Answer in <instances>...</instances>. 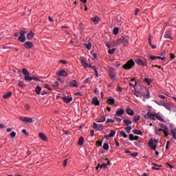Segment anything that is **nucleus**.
<instances>
[{
  "label": "nucleus",
  "instance_id": "obj_21",
  "mask_svg": "<svg viewBox=\"0 0 176 176\" xmlns=\"http://www.w3.org/2000/svg\"><path fill=\"white\" fill-rule=\"evenodd\" d=\"M70 86L72 87H78V82L76 80H73L70 82Z\"/></svg>",
  "mask_w": 176,
  "mask_h": 176
},
{
  "label": "nucleus",
  "instance_id": "obj_22",
  "mask_svg": "<svg viewBox=\"0 0 176 176\" xmlns=\"http://www.w3.org/2000/svg\"><path fill=\"white\" fill-rule=\"evenodd\" d=\"M34 38V32H32V31H31L30 33H28L27 34V38L29 41H31V39H32Z\"/></svg>",
  "mask_w": 176,
  "mask_h": 176
},
{
  "label": "nucleus",
  "instance_id": "obj_35",
  "mask_svg": "<svg viewBox=\"0 0 176 176\" xmlns=\"http://www.w3.org/2000/svg\"><path fill=\"white\" fill-rule=\"evenodd\" d=\"M22 74H23V75H25V76H27L28 75H30V72H28V70L25 68H23L22 69Z\"/></svg>",
  "mask_w": 176,
  "mask_h": 176
},
{
  "label": "nucleus",
  "instance_id": "obj_52",
  "mask_svg": "<svg viewBox=\"0 0 176 176\" xmlns=\"http://www.w3.org/2000/svg\"><path fill=\"white\" fill-rule=\"evenodd\" d=\"M86 48H87L88 50H90V49H91V43H89L87 45Z\"/></svg>",
  "mask_w": 176,
  "mask_h": 176
},
{
  "label": "nucleus",
  "instance_id": "obj_25",
  "mask_svg": "<svg viewBox=\"0 0 176 176\" xmlns=\"http://www.w3.org/2000/svg\"><path fill=\"white\" fill-rule=\"evenodd\" d=\"M84 142H85V138H83V137L82 136L80 137L78 142V145L82 146L83 145Z\"/></svg>",
  "mask_w": 176,
  "mask_h": 176
},
{
  "label": "nucleus",
  "instance_id": "obj_36",
  "mask_svg": "<svg viewBox=\"0 0 176 176\" xmlns=\"http://www.w3.org/2000/svg\"><path fill=\"white\" fill-rule=\"evenodd\" d=\"M144 82H145V83H147V85H151L152 80L151 78H145L144 79Z\"/></svg>",
  "mask_w": 176,
  "mask_h": 176
},
{
  "label": "nucleus",
  "instance_id": "obj_37",
  "mask_svg": "<svg viewBox=\"0 0 176 176\" xmlns=\"http://www.w3.org/2000/svg\"><path fill=\"white\" fill-rule=\"evenodd\" d=\"M133 96H135L138 98H142L141 94H140V91H135L133 93Z\"/></svg>",
  "mask_w": 176,
  "mask_h": 176
},
{
  "label": "nucleus",
  "instance_id": "obj_43",
  "mask_svg": "<svg viewBox=\"0 0 176 176\" xmlns=\"http://www.w3.org/2000/svg\"><path fill=\"white\" fill-rule=\"evenodd\" d=\"M113 34H114V35H118V34H119V28H113Z\"/></svg>",
  "mask_w": 176,
  "mask_h": 176
},
{
  "label": "nucleus",
  "instance_id": "obj_4",
  "mask_svg": "<svg viewBox=\"0 0 176 176\" xmlns=\"http://www.w3.org/2000/svg\"><path fill=\"white\" fill-rule=\"evenodd\" d=\"M109 75L111 79H116V73L115 72V69L113 68L109 69Z\"/></svg>",
  "mask_w": 176,
  "mask_h": 176
},
{
  "label": "nucleus",
  "instance_id": "obj_5",
  "mask_svg": "<svg viewBox=\"0 0 176 176\" xmlns=\"http://www.w3.org/2000/svg\"><path fill=\"white\" fill-rule=\"evenodd\" d=\"M146 116L147 118H148V119H150L151 120H156V116H155V113L154 114H153L152 113H151L150 111L147 112L146 113Z\"/></svg>",
  "mask_w": 176,
  "mask_h": 176
},
{
  "label": "nucleus",
  "instance_id": "obj_32",
  "mask_svg": "<svg viewBox=\"0 0 176 176\" xmlns=\"http://www.w3.org/2000/svg\"><path fill=\"white\" fill-rule=\"evenodd\" d=\"M41 91H42V88H41L39 86H37L36 87L35 91H36V94H38V95L41 94Z\"/></svg>",
  "mask_w": 176,
  "mask_h": 176
},
{
  "label": "nucleus",
  "instance_id": "obj_13",
  "mask_svg": "<svg viewBox=\"0 0 176 176\" xmlns=\"http://www.w3.org/2000/svg\"><path fill=\"white\" fill-rule=\"evenodd\" d=\"M123 43V38H118L116 41H114L115 46H120Z\"/></svg>",
  "mask_w": 176,
  "mask_h": 176
},
{
  "label": "nucleus",
  "instance_id": "obj_9",
  "mask_svg": "<svg viewBox=\"0 0 176 176\" xmlns=\"http://www.w3.org/2000/svg\"><path fill=\"white\" fill-rule=\"evenodd\" d=\"M124 113L123 109H118L115 114V116H122Z\"/></svg>",
  "mask_w": 176,
  "mask_h": 176
},
{
  "label": "nucleus",
  "instance_id": "obj_16",
  "mask_svg": "<svg viewBox=\"0 0 176 176\" xmlns=\"http://www.w3.org/2000/svg\"><path fill=\"white\" fill-rule=\"evenodd\" d=\"M155 118L160 120V122H164V118H163V117L158 113H155Z\"/></svg>",
  "mask_w": 176,
  "mask_h": 176
},
{
  "label": "nucleus",
  "instance_id": "obj_40",
  "mask_svg": "<svg viewBox=\"0 0 176 176\" xmlns=\"http://www.w3.org/2000/svg\"><path fill=\"white\" fill-rule=\"evenodd\" d=\"M98 130L99 131H102V130H104V126L102 125V124H100L98 125Z\"/></svg>",
  "mask_w": 176,
  "mask_h": 176
},
{
  "label": "nucleus",
  "instance_id": "obj_57",
  "mask_svg": "<svg viewBox=\"0 0 176 176\" xmlns=\"http://www.w3.org/2000/svg\"><path fill=\"white\" fill-rule=\"evenodd\" d=\"M32 80H36L37 82H41V80L35 76L32 77Z\"/></svg>",
  "mask_w": 176,
  "mask_h": 176
},
{
  "label": "nucleus",
  "instance_id": "obj_44",
  "mask_svg": "<svg viewBox=\"0 0 176 176\" xmlns=\"http://www.w3.org/2000/svg\"><path fill=\"white\" fill-rule=\"evenodd\" d=\"M19 87H25V84L23 83V81H19L18 82Z\"/></svg>",
  "mask_w": 176,
  "mask_h": 176
},
{
  "label": "nucleus",
  "instance_id": "obj_38",
  "mask_svg": "<svg viewBox=\"0 0 176 176\" xmlns=\"http://www.w3.org/2000/svg\"><path fill=\"white\" fill-rule=\"evenodd\" d=\"M140 119H141V117L140 116H135L133 118V122H135V123H137V122H138Z\"/></svg>",
  "mask_w": 176,
  "mask_h": 176
},
{
  "label": "nucleus",
  "instance_id": "obj_17",
  "mask_svg": "<svg viewBox=\"0 0 176 176\" xmlns=\"http://www.w3.org/2000/svg\"><path fill=\"white\" fill-rule=\"evenodd\" d=\"M148 146L151 148V149H153V151H156V146H153V140H151L148 142Z\"/></svg>",
  "mask_w": 176,
  "mask_h": 176
},
{
  "label": "nucleus",
  "instance_id": "obj_55",
  "mask_svg": "<svg viewBox=\"0 0 176 176\" xmlns=\"http://www.w3.org/2000/svg\"><path fill=\"white\" fill-rule=\"evenodd\" d=\"M96 145H97V146H102V142H101V141L96 142Z\"/></svg>",
  "mask_w": 176,
  "mask_h": 176
},
{
  "label": "nucleus",
  "instance_id": "obj_2",
  "mask_svg": "<svg viewBox=\"0 0 176 176\" xmlns=\"http://www.w3.org/2000/svg\"><path fill=\"white\" fill-rule=\"evenodd\" d=\"M25 34H26L25 30H21L19 32V36L18 38V40L19 41V42H21L22 43H24V42H25Z\"/></svg>",
  "mask_w": 176,
  "mask_h": 176
},
{
  "label": "nucleus",
  "instance_id": "obj_45",
  "mask_svg": "<svg viewBox=\"0 0 176 176\" xmlns=\"http://www.w3.org/2000/svg\"><path fill=\"white\" fill-rule=\"evenodd\" d=\"M163 132L165 137H168V129H164Z\"/></svg>",
  "mask_w": 176,
  "mask_h": 176
},
{
  "label": "nucleus",
  "instance_id": "obj_51",
  "mask_svg": "<svg viewBox=\"0 0 176 176\" xmlns=\"http://www.w3.org/2000/svg\"><path fill=\"white\" fill-rule=\"evenodd\" d=\"M160 126L161 129H162V130H166V129H168L164 124H160Z\"/></svg>",
  "mask_w": 176,
  "mask_h": 176
},
{
  "label": "nucleus",
  "instance_id": "obj_59",
  "mask_svg": "<svg viewBox=\"0 0 176 176\" xmlns=\"http://www.w3.org/2000/svg\"><path fill=\"white\" fill-rule=\"evenodd\" d=\"M10 135L12 138H14V137H16V132L10 133Z\"/></svg>",
  "mask_w": 176,
  "mask_h": 176
},
{
  "label": "nucleus",
  "instance_id": "obj_18",
  "mask_svg": "<svg viewBox=\"0 0 176 176\" xmlns=\"http://www.w3.org/2000/svg\"><path fill=\"white\" fill-rule=\"evenodd\" d=\"M135 63L138 64V65H146V63L142 61V59H136Z\"/></svg>",
  "mask_w": 176,
  "mask_h": 176
},
{
  "label": "nucleus",
  "instance_id": "obj_14",
  "mask_svg": "<svg viewBox=\"0 0 176 176\" xmlns=\"http://www.w3.org/2000/svg\"><path fill=\"white\" fill-rule=\"evenodd\" d=\"M58 75L59 76H68V73L65 69H61Z\"/></svg>",
  "mask_w": 176,
  "mask_h": 176
},
{
  "label": "nucleus",
  "instance_id": "obj_60",
  "mask_svg": "<svg viewBox=\"0 0 176 176\" xmlns=\"http://www.w3.org/2000/svg\"><path fill=\"white\" fill-rule=\"evenodd\" d=\"M164 37H165L166 39H171V36H170V34H165V35H164Z\"/></svg>",
  "mask_w": 176,
  "mask_h": 176
},
{
  "label": "nucleus",
  "instance_id": "obj_41",
  "mask_svg": "<svg viewBox=\"0 0 176 176\" xmlns=\"http://www.w3.org/2000/svg\"><path fill=\"white\" fill-rule=\"evenodd\" d=\"M103 149H104L105 151H108V149H109V145L108 144V143H104L103 144Z\"/></svg>",
  "mask_w": 176,
  "mask_h": 176
},
{
  "label": "nucleus",
  "instance_id": "obj_26",
  "mask_svg": "<svg viewBox=\"0 0 176 176\" xmlns=\"http://www.w3.org/2000/svg\"><path fill=\"white\" fill-rule=\"evenodd\" d=\"M171 134L174 140H176V128L171 129Z\"/></svg>",
  "mask_w": 176,
  "mask_h": 176
},
{
  "label": "nucleus",
  "instance_id": "obj_64",
  "mask_svg": "<svg viewBox=\"0 0 176 176\" xmlns=\"http://www.w3.org/2000/svg\"><path fill=\"white\" fill-rule=\"evenodd\" d=\"M92 56L94 57V58H97V54H96V52L92 53Z\"/></svg>",
  "mask_w": 176,
  "mask_h": 176
},
{
  "label": "nucleus",
  "instance_id": "obj_31",
  "mask_svg": "<svg viewBox=\"0 0 176 176\" xmlns=\"http://www.w3.org/2000/svg\"><path fill=\"white\" fill-rule=\"evenodd\" d=\"M164 107L168 111H171V104H170V103H168V102L165 103Z\"/></svg>",
  "mask_w": 176,
  "mask_h": 176
},
{
  "label": "nucleus",
  "instance_id": "obj_15",
  "mask_svg": "<svg viewBox=\"0 0 176 176\" xmlns=\"http://www.w3.org/2000/svg\"><path fill=\"white\" fill-rule=\"evenodd\" d=\"M126 112L128 115H129V116H133L134 115V110L130 108L126 109Z\"/></svg>",
  "mask_w": 176,
  "mask_h": 176
},
{
  "label": "nucleus",
  "instance_id": "obj_46",
  "mask_svg": "<svg viewBox=\"0 0 176 176\" xmlns=\"http://www.w3.org/2000/svg\"><path fill=\"white\" fill-rule=\"evenodd\" d=\"M25 80H27V81L32 80V77L30 76V75L25 76Z\"/></svg>",
  "mask_w": 176,
  "mask_h": 176
},
{
  "label": "nucleus",
  "instance_id": "obj_42",
  "mask_svg": "<svg viewBox=\"0 0 176 176\" xmlns=\"http://www.w3.org/2000/svg\"><path fill=\"white\" fill-rule=\"evenodd\" d=\"M115 134H116V131L111 130V133L109 134L110 138L115 137Z\"/></svg>",
  "mask_w": 176,
  "mask_h": 176
},
{
  "label": "nucleus",
  "instance_id": "obj_63",
  "mask_svg": "<svg viewBox=\"0 0 176 176\" xmlns=\"http://www.w3.org/2000/svg\"><path fill=\"white\" fill-rule=\"evenodd\" d=\"M116 122H118V123H120V122H122V118H116Z\"/></svg>",
  "mask_w": 176,
  "mask_h": 176
},
{
  "label": "nucleus",
  "instance_id": "obj_6",
  "mask_svg": "<svg viewBox=\"0 0 176 176\" xmlns=\"http://www.w3.org/2000/svg\"><path fill=\"white\" fill-rule=\"evenodd\" d=\"M23 45L25 49H32L34 47V43L32 42L26 41Z\"/></svg>",
  "mask_w": 176,
  "mask_h": 176
},
{
  "label": "nucleus",
  "instance_id": "obj_49",
  "mask_svg": "<svg viewBox=\"0 0 176 176\" xmlns=\"http://www.w3.org/2000/svg\"><path fill=\"white\" fill-rule=\"evenodd\" d=\"M115 50H116V48H113V49H111V50H108L109 54H113V53H115Z\"/></svg>",
  "mask_w": 176,
  "mask_h": 176
},
{
  "label": "nucleus",
  "instance_id": "obj_24",
  "mask_svg": "<svg viewBox=\"0 0 176 176\" xmlns=\"http://www.w3.org/2000/svg\"><path fill=\"white\" fill-rule=\"evenodd\" d=\"M132 133H134L136 135H142V131L138 130V129H135L132 131Z\"/></svg>",
  "mask_w": 176,
  "mask_h": 176
},
{
  "label": "nucleus",
  "instance_id": "obj_23",
  "mask_svg": "<svg viewBox=\"0 0 176 176\" xmlns=\"http://www.w3.org/2000/svg\"><path fill=\"white\" fill-rule=\"evenodd\" d=\"M91 21H93L95 24H98V21H100V17L98 16L92 17Z\"/></svg>",
  "mask_w": 176,
  "mask_h": 176
},
{
  "label": "nucleus",
  "instance_id": "obj_30",
  "mask_svg": "<svg viewBox=\"0 0 176 176\" xmlns=\"http://www.w3.org/2000/svg\"><path fill=\"white\" fill-rule=\"evenodd\" d=\"M122 41H123L122 43L124 46H127V45H129V38H122Z\"/></svg>",
  "mask_w": 176,
  "mask_h": 176
},
{
  "label": "nucleus",
  "instance_id": "obj_29",
  "mask_svg": "<svg viewBox=\"0 0 176 176\" xmlns=\"http://www.w3.org/2000/svg\"><path fill=\"white\" fill-rule=\"evenodd\" d=\"M124 130L126 131L127 134H130L131 130H133V127L131 126H129L125 127Z\"/></svg>",
  "mask_w": 176,
  "mask_h": 176
},
{
  "label": "nucleus",
  "instance_id": "obj_56",
  "mask_svg": "<svg viewBox=\"0 0 176 176\" xmlns=\"http://www.w3.org/2000/svg\"><path fill=\"white\" fill-rule=\"evenodd\" d=\"M98 125L97 123L96 122H94L93 123V129H98Z\"/></svg>",
  "mask_w": 176,
  "mask_h": 176
},
{
  "label": "nucleus",
  "instance_id": "obj_8",
  "mask_svg": "<svg viewBox=\"0 0 176 176\" xmlns=\"http://www.w3.org/2000/svg\"><path fill=\"white\" fill-rule=\"evenodd\" d=\"M63 100L64 102H66V104H69L71 101H72V97L71 96H65L63 98Z\"/></svg>",
  "mask_w": 176,
  "mask_h": 176
},
{
  "label": "nucleus",
  "instance_id": "obj_54",
  "mask_svg": "<svg viewBox=\"0 0 176 176\" xmlns=\"http://www.w3.org/2000/svg\"><path fill=\"white\" fill-rule=\"evenodd\" d=\"M129 140L130 141H134V135L129 134Z\"/></svg>",
  "mask_w": 176,
  "mask_h": 176
},
{
  "label": "nucleus",
  "instance_id": "obj_33",
  "mask_svg": "<svg viewBox=\"0 0 176 176\" xmlns=\"http://www.w3.org/2000/svg\"><path fill=\"white\" fill-rule=\"evenodd\" d=\"M107 102L109 104V105H113V104H115V99H108Z\"/></svg>",
  "mask_w": 176,
  "mask_h": 176
},
{
  "label": "nucleus",
  "instance_id": "obj_34",
  "mask_svg": "<svg viewBox=\"0 0 176 176\" xmlns=\"http://www.w3.org/2000/svg\"><path fill=\"white\" fill-rule=\"evenodd\" d=\"M12 96V92H8L6 94L3 95V98H5V100L9 98V97H11Z\"/></svg>",
  "mask_w": 176,
  "mask_h": 176
},
{
  "label": "nucleus",
  "instance_id": "obj_10",
  "mask_svg": "<svg viewBox=\"0 0 176 176\" xmlns=\"http://www.w3.org/2000/svg\"><path fill=\"white\" fill-rule=\"evenodd\" d=\"M146 93H148V89L146 87H144L142 89L139 91V94H140V96L142 97H144Z\"/></svg>",
  "mask_w": 176,
  "mask_h": 176
},
{
  "label": "nucleus",
  "instance_id": "obj_28",
  "mask_svg": "<svg viewBox=\"0 0 176 176\" xmlns=\"http://www.w3.org/2000/svg\"><path fill=\"white\" fill-rule=\"evenodd\" d=\"M153 166L152 168L153 170H160V167H162V165H157L156 164H152Z\"/></svg>",
  "mask_w": 176,
  "mask_h": 176
},
{
  "label": "nucleus",
  "instance_id": "obj_58",
  "mask_svg": "<svg viewBox=\"0 0 176 176\" xmlns=\"http://www.w3.org/2000/svg\"><path fill=\"white\" fill-rule=\"evenodd\" d=\"M143 97H145L146 98H149V91L147 90V93L145 94V96H143Z\"/></svg>",
  "mask_w": 176,
  "mask_h": 176
},
{
  "label": "nucleus",
  "instance_id": "obj_48",
  "mask_svg": "<svg viewBox=\"0 0 176 176\" xmlns=\"http://www.w3.org/2000/svg\"><path fill=\"white\" fill-rule=\"evenodd\" d=\"M157 104H158V105H162V107H164V105L166 104V102L164 100H161L160 101V103L157 102Z\"/></svg>",
  "mask_w": 176,
  "mask_h": 176
},
{
  "label": "nucleus",
  "instance_id": "obj_7",
  "mask_svg": "<svg viewBox=\"0 0 176 176\" xmlns=\"http://www.w3.org/2000/svg\"><path fill=\"white\" fill-rule=\"evenodd\" d=\"M80 63H81L82 67H84V68H87L89 67V63H87L86 61H85L84 57L80 58Z\"/></svg>",
  "mask_w": 176,
  "mask_h": 176
},
{
  "label": "nucleus",
  "instance_id": "obj_3",
  "mask_svg": "<svg viewBox=\"0 0 176 176\" xmlns=\"http://www.w3.org/2000/svg\"><path fill=\"white\" fill-rule=\"evenodd\" d=\"M19 118L20 120H21V122H23L24 123H32L34 122L32 118L28 117L19 116Z\"/></svg>",
  "mask_w": 176,
  "mask_h": 176
},
{
  "label": "nucleus",
  "instance_id": "obj_61",
  "mask_svg": "<svg viewBox=\"0 0 176 176\" xmlns=\"http://www.w3.org/2000/svg\"><path fill=\"white\" fill-rule=\"evenodd\" d=\"M166 51H162L161 53V56L162 57H166Z\"/></svg>",
  "mask_w": 176,
  "mask_h": 176
},
{
  "label": "nucleus",
  "instance_id": "obj_12",
  "mask_svg": "<svg viewBox=\"0 0 176 176\" xmlns=\"http://www.w3.org/2000/svg\"><path fill=\"white\" fill-rule=\"evenodd\" d=\"M156 58H158L159 60H166V57L150 56V60L152 61H154Z\"/></svg>",
  "mask_w": 176,
  "mask_h": 176
},
{
  "label": "nucleus",
  "instance_id": "obj_19",
  "mask_svg": "<svg viewBox=\"0 0 176 176\" xmlns=\"http://www.w3.org/2000/svg\"><path fill=\"white\" fill-rule=\"evenodd\" d=\"M38 135H39L40 138H41V140H43V141H47V138L46 137V135L44 133H38Z\"/></svg>",
  "mask_w": 176,
  "mask_h": 176
},
{
  "label": "nucleus",
  "instance_id": "obj_53",
  "mask_svg": "<svg viewBox=\"0 0 176 176\" xmlns=\"http://www.w3.org/2000/svg\"><path fill=\"white\" fill-rule=\"evenodd\" d=\"M106 123H115V120L107 119Z\"/></svg>",
  "mask_w": 176,
  "mask_h": 176
},
{
  "label": "nucleus",
  "instance_id": "obj_27",
  "mask_svg": "<svg viewBox=\"0 0 176 176\" xmlns=\"http://www.w3.org/2000/svg\"><path fill=\"white\" fill-rule=\"evenodd\" d=\"M123 122L125 125L127 126V127H129L131 124H133V122L129 120H124Z\"/></svg>",
  "mask_w": 176,
  "mask_h": 176
},
{
  "label": "nucleus",
  "instance_id": "obj_1",
  "mask_svg": "<svg viewBox=\"0 0 176 176\" xmlns=\"http://www.w3.org/2000/svg\"><path fill=\"white\" fill-rule=\"evenodd\" d=\"M134 65H135V63L133 61V60H129L126 62V63L123 65L122 68L126 70L131 69Z\"/></svg>",
  "mask_w": 176,
  "mask_h": 176
},
{
  "label": "nucleus",
  "instance_id": "obj_39",
  "mask_svg": "<svg viewBox=\"0 0 176 176\" xmlns=\"http://www.w3.org/2000/svg\"><path fill=\"white\" fill-rule=\"evenodd\" d=\"M162 131H164V129H159L157 131H155V134H157V135H160V134H162Z\"/></svg>",
  "mask_w": 176,
  "mask_h": 176
},
{
  "label": "nucleus",
  "instance_id": "obj_20",
  "mask_svg": "<svg viewBox=\"0 0 176 176\" xmlns=\"http://www.w3.org/2000/svg\"><path fill=\"white\" fill-rule=\"evenodd\" d=\"M106 118L104 116H100L99 118V120L97 121V123H104L105 122Z\"/></svg>",
  "mask_w": 176,
  "mask_h": 176
},
{
  "label": "nucleus",
  "instance_id": "obj_47",
  "mask_svg": "<svg viewBox=\"0 0 176 176\" xmlns=\"http://www.w3.org/2000/svg\"><path fill=\"white\" fill-rule=\"evenodd\" d=\"M120 133L121 134V135L122 137H124V138H127V135L126 134V133L124 131H121L120 132Z\"/></svg>",
  "mask_w": 176,
  "mask_h": 176
},
{
  "label": "nucleus",
  "instance_id": "obj_11",
  "mask_svg": "<svg viewBox=\"0 0 176 176\" xmlns=\"http://www.w3.org/2000/svg\"><path fill=\"white\" fill-rule=\"evenodd\" d=\"M91 104L96 106L100 105V101H98V98L97 97L93 98Z\"/></svg>",
  "mask_w": 176,
  "mask_h": 176
},
{
  "label": "nucleus",
  "instance_id": "obj_50",
  "mask_svg": "<svg viewBox=\"0 0 176 176\" xmlns=\"http://www.w3.org/2000/svg\"><path fill=\"white\" fill-rule=\"evenodd\" d=\"M98 166L100 168H107V164H102L100 165V164H98Z\"/></svg>",
  "mask_w": 176,
  "mask_h": 176
},
{
  "label": "nucleus",
  "instance_id": "obj_62",
  "mask_svg": "<svg viewBox=\"0 0 176 176\" xmlns=\"http://www.w3.org/2000/svg\"><path fill=\"white\" fill-rule=\"evenodd\" d=\"M74 95L75 96H83V94H82V92H76V93L74 94Z\"/></svg>",
  "mask_w": 176,
  "mask_h": 176
}]
</instances>
